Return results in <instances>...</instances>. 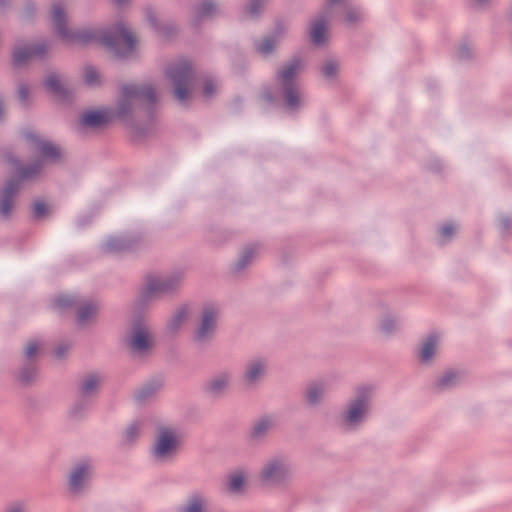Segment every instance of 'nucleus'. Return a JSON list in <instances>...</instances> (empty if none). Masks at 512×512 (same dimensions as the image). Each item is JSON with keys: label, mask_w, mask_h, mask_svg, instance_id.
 I'll list each match as a JSON object with an SVG mask.
<instances>
[{"label": "nucleus", "mask_w": 512, "mask_h": 512, "mask_svg": "<svg viewBox=\"0 0 512 512\" xmlns=\"http://www.w3.org/2000/svg\"><path fill=\"white\" fill-rule=\"evenodd\" d=\"M51 19L57 34L69 44L99 41L119 58H128L135 51L137 39L123 24H117L100 35L91 29L70 31L66 26V14L60 3L53 4Z\"/></svg>", "instance_id": "f257e3e1"}, {"label": "nucleus", "mask_w": 512, "mask_h": 512, "mask_svg": "<svg viewBox=\"0 0 512 512\" xmlns=\"http://www.w3.org/2000/svg\"><path fill=\"white\" fill-rule=\"evenodd\" d=\"M375 397V385L362 383L355 386L337 416L339 427L345 432L359 431L372 416Z\"/></svg>", "instance_id": "f03ea898"}, {"label": "nucleus", "mask_w": 512, "mask_h": 512, "mask_svg": "<svg viewBox=\"0 0 512 512\" xmlns=\"http://www.w3.org/2000/svg\"><path fill=\"white\" fill-rule=\"evenodd\" d=\"M156 100V92L151 85L125 84L120 88L114 114L137 133L132 120L134 112L141 107L149 110Z\"/></svg>", "instance_id": "7ed1b4c3"}, {"label": "nucleus", "mask_w": 512, "mask_h": 512, "mask_svg": "<svg viewBox=\"0 0 512 512\" xmlns=\"http://www.w3.org/2000/svg\"><path fill=\"white\" fill-rule=\"evenodd\" d=\"M304 68L303 61L294 57L276 74V93L284 101L285 107L290 112L298 111L305 102L297 77Z\"/></svg>", "instance_id": "20e7f679"}, {"label": "nucleus", "mask_w": 512, "mask_h": 512, "mask_svg": "<svg viewBox=\"0 0 512 512\" xmlns=\"http://www.w3.org/2000/svg\"><path fill=\"white\" fill-rule=\"evenodd\" d=\"M181 443L182 438L178 429L161 426L150 447V457L157 464L170 463L176 458Z\"/></svg>", "instance_id": "39448f33"}, {"label": "nucleus", "mask_w": 512, "mask_h": 512, "mask_svg": "<svg viewBox=\"0 0 512 512\" xmlns=\"http://www.w3.org/2000/svg\"><path fill=\"white\" fill-rule=\"evenodd\" d=\"M295 474V468L287 456L274 455L268 458L259 471L261 483L267 487H286Z\"/></svg>", "instance_id": "423d86ee"}, {"label": "nucleus", "mask_w": 512, "mask_h": 512, "mask_svg": "<svg viewBox=\"0 0 512 512\" xmlns=\"http://www.w3.org/2000/svg\"><path fill=\"white\" fill-rule=\"evenodd\" d=\"M124 343L133 357L144 358L153 351L155 337L150 326L144 320L137 319L127 330Z\"/></svg>", "instance_id": "0eeeda50"}, {"label": "nucleus", "mask_w": 512, "mask_h": 512, "mask_svg": "<svg viewBox=\"0 0 512 512\" xmlns=\"http://www.w3.org/2000/svg\"><path fill=\"white\" fill-rule=\"evenodd\" d=\"M166 75L174 86V95L180 103H185L194 85V73L188 61H179L166 69Z\"/></svg>", "instance_id": "6e6552de"}, {"label": "nucleus", "mask_w": 512, "mask_h": 512, "mask_svg": "<svg viewBox=\"0 0 512 512\" xmlns=\"http://www.w3.org/2000/svg\"><path fill=\"white\" fill-rule=\"evenodd\" d=\"M220 306L216 303H205L198 316L193 332V341L197 344L208 343L215 335L220 317Z\"/></svg>", "instance_id": "1a4fd4ad"}, {"label": "nucleus", "mask_w": 512, "mask_h": 512, "mask_svg": "<svg viewBox=\"0 0 512 512\" xmlns=\"http://www.w3.org/2000/svg\"><path fill=\"white\" fill-rule=\"evenodd\" d=\"M54 306L59 309L76 307L77 322L79 325H85L92 320L98 313L99 306L96 302L82 300L75 295L63 294L54 299Z\"/></svg>", "instance_id": "9d476101"}, {"label": "nucleus", "mask_w": 512, "mask_h": 512, "mask_svg": "<svg viewBox=\"0 0 512 512\" xmlns=\"http://www.w3.org/2000/svg\"><path fill=\"white\" fill-rule=\"evenodd\" d=\"M184 280L183 271H173L167 275L151 279L145 290L146 298H153L163 294H169L176 291Z\"/></svg>", "instance_id": "9b49d317"}, {"label": "nucleus", "mask_w": 512, "mask_h": 512, "mask_svg": "<svg viewBox=\"0 0 512 512\" xmlns=\"http://www.w3.org/2000/svg\"><path fill=\"white\" fill-rule=\"evenodd\" d=\"M94 472L93 464L90 460L83 459L77 462L68 477V488L71 493L79 494L83 492L90 484Z\"/></svg>", "instance_id": "f8f14e48"}, {"label": "nucleus", "mask_w": 512, "mask_h": 512, "mask_svg": "<svg viewBox=\"0 0 512 512\" xmlns=\"http://www.w3.org/2000/svg\"><path fill=\"white\" fill-rule=\"evenodd\" d=\"M47 41H41L33 45H17L13 51V63L15 66H22L31 59H42L50 50Z\"/></svg>", "instance_id": "ddd939ff"}, {"label": "nucleus", "mask_w": 512, "mask_h": 512, "mask_svg": "<svg viewBox=\"0 0 512 512\" xmlns=\"http://www.w3.org/2000/svg\"><path fill=\"white\" fill-rule=\"evenodd\" d=\"M233 380V372L224 369L214 373L205 383L204 391L213 398L222 397L230 389Z\"/></svg>", "instance_id": "4468645a"}, {"label": "nucleus", "mask_w": 512, "mask_h": 512, "mask_svg": "<svg viewBox=\"0 0 512 512\" xmlns=\"http://www.w3.org/2000/svg\"><path fill=\"white\" fill-rule=\"evenodd\" d=\"M267 373V363L264 359L248 361L243 370L241 381L245 388L254 389L264 379Z\"/></svg>", "instance_id": "2eb2a0df"}, {"label": "nucleus", "mask_w": 512, "mask_h": 512, "mask_svg": "<svg viewBox=\"0 0 512 512\" xmlns=\"http://www.w3.org/2000/svg\"><path fill=\"white\" fill-rule=\"evenodd\" d=\"M25 138L30 148L38 152L44 160L57 161L61 157L60 148L51 141L44 140L34 133H26Z\"/></svg>", "instance_id": "dca6fc26"}, {"label": "nucleus", "mask_w": 512, "mask_h": 512, "mask_svg": "<svg viewBox=\"0 0 512 512\" xmlns=\"http://www.w3.org/2000/svg\"><path fill=\"white\" fill-rule=\"evenodd\" d=\"M178 512H209L208 496L199 490L190 492L180 505Z\"/></svg>", "instance_id": "f3484780"}, {"label": "nucleus", "mask_w": 512, "mask_h": 512, "mask_svg": "<svg viewBox=\"0 0 512 512\" xmlns=\"http://www.w3.org/2000/svg\"><path fill=\"white\" fill-rule=\"evenodd\" d=\"M331 11L328 6L323 14L317 16L311 23L310 36L315 45H323L327 41V24Z\"/></svg>", "instance_id": "a211bd4d"}, {"label": "nucleus", "mask_w": 512, "mask_h": 512, "mask_svg": "<svg viewBox=\"0 0 512 512\" xmlns=\"http://www.w3.org/2000/svg\"><path fill=\"white\" fill-rule=\"evenodd\" d=\"M18 189V182L11 180L6 183L5 187L0 192V215L5 219L9 218L12 212L14 198Z\"/></svg>", "instance_id": "6ab92c4d"}, {"label": "nucleus", "mask_w": 512, "mask_h": 512, "mask_svg": "<svg viewBox=\"0 0 512 512\" xmlns=\"http://www.w3.org/2000/svg\"><path fill=\"white\" fill-rule=\"evenodd\" d=\"M439 348V337L431 334L423 339L419 350L418 360L423 365H430L435 359Z\"/></svg>", "instance_id": "aec40b11"}, {"label": "nucleus", "mask_w": 512, "mask_h": 512, "mask_svg": "<svg viewBox=\"0 0 512 512\" xmlns=\"http://www.w3.org/2000/svg\"><path fill=\"white\" fill-rule=\"evenodd\" d=\"M247 473L243 469L230 472L225 480V489L232 495H240L245 490Z\"/></svg>", "instance_id": "412c9836"}, {"label": "nucleus", "mask_w": 512, "mask_h": 512, "mask_svg": "<svg viewBox=\"0 0 512 512\" xmlns=\"http://www.w3.org/2000/svg\"><path fill=\"white\" fill-rule=\"evenodd\" d=\"M341 5L345 9V22L347 25H355L364 19V12L359 8L352 6L349 0H328V8Z\"/></svg>", "instance_id": "4be33fe9"}, {"label": "nucleus", "mask_w": 512, "mask_h": 512, "mask_svg": "<svg viewBox=\"0 0 512 512\" xmlns=\"http://www.w3.org/2000/svg\"><path fill=\"white\" fill-rule=\"evenodd\" d=\"M275 426V419L272 416H263L259 418L250 430V438L259 441L266 437L270 430Z\"/></svg>", "instance_id": "5701e85b"}, {"label": "nucleus", "mask_w": 512, "mask_h": 512, "mask_svg": "<svg viewBox=\"0 0 512 512\" xmlns=\"http://www.w3.org/2000/svg\"><path fill=\"white\" fill-rule=\"evenodd\" d=\"M109 121L108 113L105 111L91 110L84 112L80 118V125L83 127L97 128Z\"/></svg>", "instance_id": "b1692460"}, {"label": "nucleus", "mask_w": 512, "mask_h": 512, "mask_svg": "<svg viewBox=\"0 0 512 512\" xmlns=\"http://www.w3.org/2000/svg\"><path fill=\"white\" fill-rule=\"evenodd\" d=\"M329 391V384L325 381L314 382L306 391V399L312 406L318 405Z\"/></svg>", "instance_id": "393cba45"}, {"label": "nucleus", "mask_w": 512, "mask_h": 512, "mask_svg": "<svg viewBox=\"0 0 512 512\" xmlns=\"http://www.w3.org/2000/svg\"><path fill=\"white\" fill-rule=\"evenodd\" d=\"M101 382V377L96 373H91L83 377L80 382L79 390L82 397H90L96 394Z\"/></svg>", "instance_id": "a878e982"}, {"label": "nucleus", "mask_w": 512, "mask_h": 512, "mask_svg": "<svg viewBox=\"0 0 512 512\" xmlns=\"http://www.w3.org/2000/svg\"><path fill=\"white\" fill-rule=\"evenodd\" d=\"M132 248V242L126 236H111L103 244L106 252L118 253Z\"/></svg>", "instance_id": "bb28decb"}, {"label": "nucleus", "mask_w": 512, "mask_h": 512, "mask_svg": "<svg viewBox=\"0 0 512 512\" xmlns=\"http://www.w3.org/2000/svg\"><path fill=\"white\" fill-rule=\"evenodd\" d=\"M189 307L182 305L178 307L167 323V329L171 333L177 332L188 320Z\"/></svg>", "instance_id": "cd10ccee"}, {"label": "nucleus", "mask_w": 512, "mask_h": 512, "mask_svg": "<svg viewBox=\"0 0 512 512\" xmlns=\"http://www.w3.org/2000/svg\"><path fill=\"white\" fill-rule=\"evenodd\" d=\"M44 86L47 91L58 97L66 96V89L57 73L48 74L44 80Z\"/></svg>", "instance_id": "c85d7f7f"}, {"label": "nucleus", "mask_w": 512, "mask_h": 512, "mask_svg": "<svg viewBox=\"0 0 512 512\" xmlns=\"http://www.w3.org/2000/svg\"><path fill=\"white\" fill-rule=\"evenodd\" d=\"M216 11L217 6L212 0H202L193 8V13L197 21L213 15Z\"/></svg>", "instance_id": "c756f323"}, {"label": "nucleus", "mask_w": 512, "mask_h": 512, "mask_svg": "<svg viewBox=\"0 0 512 512\" xmlns=\"http://www.w3.org/2000/svg\"><path fill=\"white\" fill-rule=\"evenodd\" d=\"M257 255V247L249 245L245 247L239 255V258L235 264L237 271H241L249 266Z\"/></svg>", "instance_id": "7c9ffc66"}, {"label": "nucleus", "mask_w": 512, "mask_h": 512, "mask_svg": "<svg viewBox=\"0 0 512 512\" xmlns=\"http://www.w3.org/2000/svg\"><path fill=\"white\" fill-rule=\"evenodd\" d=\"M141 435V424L133 422L129 424L123 432L122 442L125 445L133 444Z\"/></svg>", "instance_id": "2f4dec72"}, {"label": "nucleus", "mask_w": 512, "mask_h": 512, "mask_svg": "<svg viewBox=\"0 0 512 512\" xmlns=\"http://www.w3.org/2000/svg\"><path fill=\"white\" fill-rule=\"evenodd\" d=\"M380 331L386 335L396 332L400 327V320L394 315H385L380 321Z\"/></svg>", "instance_id": "473e14b6"}, {"label": "nucleus", "mask_w": 512, "mask_h": 512, "mask_svg": "<svg viewBox=\"0 0 512 512\" xmlns=\"http://www.w3.org/2000/svg\"><path fill=\"white\" fill-rule=\"evenodd\" d=\"M43 168V160L36 161L26 167H21L17 170V175L21 179H32L36 177Z\"/></svg>", "instance_id": "72a5a7b5"}, {"label": "nucleus", "mask_w": 512, "mask_h": 512, "mask_svg": "<svg viewBox=\"0 0 512 512\" xmlns=\"http://www.w3.org/2000/svg\"><path fill=\"white\" fill-rule=\"evenodd\" d=\"M278 42L269 35L256 44V50L263 56L272 54Z\"/></svg>", "instance_id": "f704fd0d"}, {"label": "nucleus", "mask_w": 512, "mask_h": 512, "mask_svg": "<svg viewBox=\"0 0 512 512\" xmlns=\"http://www.w3.org/2000/svg\"><path fill=\"white\" fill-rule=\"evenodd\" d=\"M459 379V373L455 371H447L438 379L437 384L441 388H450L456 385Z\"/></svg>", "instance_id": "c9c22d12"}, {"label": "nucleus", "mask_w": 512, "mask_h": 512, "mask_svg": "<svg viewBox=\"0 0 512 512\" xmlns=\"http://www.w3.org/2000/svg\"><path fill=\"white\" fill-rule=\"evenodd\" d=\"M41 349V342L37 339L29 340L24 349V357L27 361H32Z\"/></svg>", "instance_id": "e433bc0d"}, {"label": "nucleus", "mask_w": 512, "mask_h": 512, "mask_svg": "<svg viewBox=\"0 0 512 512\" xmlns=\"http://www.w3.org/2000/svg\"><path fill=\"white\" fill-rule=\"evenodd\" d=\"M338 68V62L336 60L329 59L322 65L321 72L327 79H333L337 75Z\"/></svg>", "instance_id": "4c0bfd02"}, {"label": "nucleus", "mask_w": 512, "mask_h": 512, "mask_svg": "<svg viewBox=\"0 0 512 512\" xmlns=\"http://www.w3.org/2000/svg\"><path fill=\"white\" fill-rule=\"evenodd\" d=\"M458 226L452 222L445 223L439 228V235L443 242L449 241L457 232Z\"/></svg>", "instance_id": "58836bf2"}, {"label": "nucleus", "mask_w": 512, "mask_h": 512, "mask_svg": "<svg viewBox=\"0 0 512 512\" xmlns=\"http://www.w3.org/2000/svg\"><path fill=\"white\" fill-rule=\"evenodd\" d=\"M161 387V383H149L142 387L138 393H137V399L144 400L150 396H152L154 393H156Z\"/></svg>", "instance_id": "ea45409f"}, {"label": "nucleus", "mask_w": 512, "mask_h": 512, "mask_svg": "<svg viewBox=\"0 0 512 512\" xmlns=\"http://www.w3.org/2000/svg\"><path fill=\"white\" fill-rule=\"evenodd\" d=\"M85 83L89 86H97L100 84V75L94 67H86L84 73Z\"/></svg>", "instance_id": "a19ab883"}, {"label": "nucleus", "mask_w": 512, "mask_h": 512, "mask_svg": "<svg viewBox=\"0 0 512 512\" xmlns=\"http://www.w3.org/2000/svg\"><path fill=\"white\" fill-rule=\"evenodd\" d=\"M37 374L36 367H23L19 372V380L23 383H30L36 379Z\"/></svg>", "instance_id": "79ce46f5"}, {"label": "nucleus", "mask_w": 512, "mask_h": 512, "mask_svg": "<svg viewBox=\"0 0 512 512\" xmlns=\"http://www.w3.org/2000/svg\"><path fill=\"white\" fill-rule=\"evenodd\" d=\"M263 4L264 0H251L246 7L248 15L252 18L259 16L263 9Z\"/></svg>", "instance_id": "37998d69"}, {"label": "nucleus", "mask_w": 512, "mask_h": 512, "mask_svg": "<svg viewBox=\"0 0 512 512\" xmlns=\"http://www.w3.org/2000/svg\"><path fill=\"white\" fill-rule=\"evenodd\" d=\"M286 32L287 26L284 23L279 22L276 24L273 32L269 36L279 43L286 35Z\"/></svg>", "instance_id": "c03bdc74"}, {"label": "nucleus", "mask_w": 512, "mask_h": 512, "mask_svg": "<svg viewBox=\"0 0 512 512\" xmlns=\"http://www.w3.org/2000/svg\"><path fill=\"white\" fill-rule=\"evenodd\" d=\"M2 512H29L26 504L15 502L6 506Z\"/></svg>", "instance_id": "a18cd8bd"}, {"label": "nucleus", "mask_w": 512, "mask_h": 512, "mask_svg": "<svg viewBox=\"0 0 512 512\" xmlns=\"http://www.w3.org/2000/svg\"><path fill=\"white\" fill-rule=\"evenodd\" d=\"M217 92V83L213 80H207L204 85V95L206 98H211Z\"/></svg>", "instance_id": "49530a36"}, {"label": "nucleus", "mask_w": 512, "mask_h": 512, "mask_svg": "<svg viewBox=\"0 0 512 512\" xmlns=\"http://www.w3.org/2000/svg\"><path fill=\"white\" fill-rule=\"evenodd\" d=\"M71 345L69 343H60L54 350V354L58 359H63L69 352Z\"/></svg>", "instance_id": "de8ad7c7"}, {"label": "nucleus", "mask_w": 512, "mask_h": 512, "mask_svg": "<svg viewBox=\"0 0 512 512\" xmlns=\"http://www.w3.org/2000/svg\"><path fill=\"white\" fill-rule=\"evenodd\" d=\"M47 212V207L43 202H36L33 206V214L35 217L39 218L45 215Z\"/></svg>", "instance_id": "09e8293b"}, {"label": "nucleus", "mask_w": 512, "mask_h": 512, "mask_svg": "<svg viewBox=\"0 0 512 512\" xmlns=\"http://www.w3.org/2000/svg\"><path fill=\"white\" fill-rule=\"evenodd\" d=\"M146 17H147V20L149 21V23L151 24V26L153 28H155L158 31L161 30L158 27V24H157L156 14H155V12L152 9H147L146 10Z\"/></svg>", "instance_id": "8fccbe9b"}, {"label": "nucleus", "mask_w": 512, "mask_h": 512, "mask_svg": "<svg viewBox=\"0 0 512 512\" xmlns=\"http://www.w3.org/2000/svg\"><path fill=\"white\" fill-rule=\"evenodd\" d=\"M18 95H19V98L22 101H26L28 99V96H29V88H28V86L25 85V84H21L19 86V89H18Z\"/></svg>", "instance_id": "3c124183"}, {"label": "nucleus", "mask_w": 512, "mask_h": 512, "mask_svg": "<svg viewBox=\"0 0 512 512\" xmlns=\"http://www.w3.org/2000/svg\"><path fill=\"white\" fill-rule=\"evenodd\" d=\"M470 54H471L470 50L466 46L460 47L458 52H457L458 57L461 58V59L468 58L470 56Z\"/></svg>", "instance_id": "603ef678"}, {"label": "nucleus", "mask_w": 512, "mask_h": 512, "mask_svg": "<svg viewBox=\"0 0 512 512\" xmlns=\"http://www.w3.org/2000/svg\"><path fill=\"white\" fill-rule=\"evenodd\" d=\"M500 223L504 230H508L512 225V220L509 217L504 216L500 219Z\"/></svg>", "instance_id": "864d4df0"}, {"label": "nucleus", "mask_w": 512, "mask_h": 512, "mask_svg": "<svg viewBox=\"0 0 512 512\" xmlns=\"http://www.w3.org/2000/svg\"><path fill=\"white\" fill-rule=\"evenodd\" d=\"M491 0H472V3L475 7L484 8L486 7Z\"/></svg>", "instance_id": "5fc2aeb1"}, {"label": "nucleus", "mask_w": 512, "mask_h": 512, "mask_svg": "<svg viewBox=\"0 0 512 512\" xmlns=\"http://www.w3.org/2000/svg\"><path fill=\"white\" fill-rule=\"evenodd\" d=\"M263 97L265 98V100H267L268 102H271L274 100V96L270 93V92H266Z\"/></svg>", "instance_id": "6e6d98bb"}, {"label": "nucleus", "mask_w": 512, "mask_h": 512, "mask_svg": "<svg viewBox=\"0 0 512 512\" xmlns=\"http://www.w3.org/2000/svg\"><path fill=\"white\" fill-rule=\"evenodd\" d=\"M118 5H123L126 3L127 0H113Z\"/></svg>", "instance_id": "4d7b16f0"}]
</instances>
